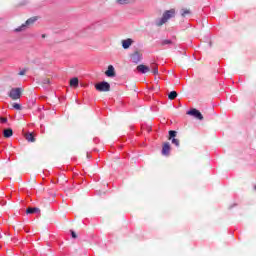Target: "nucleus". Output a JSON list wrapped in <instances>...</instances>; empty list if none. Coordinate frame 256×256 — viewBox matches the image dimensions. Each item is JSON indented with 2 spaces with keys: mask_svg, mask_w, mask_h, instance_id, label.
I'll list each match as a JSON object with an SVG mask.
<instances>
[{
  "mask_svg": "<svg viewBox=\"0 0 256 256\" xmlns=\"http://www.w3.org/2000/svg\"><path fill=\"white\" fill-rule=\"evenodd\" d=\"M170 151H171V144H169V142L164 143L162 147V155H169Z\"/></svg>",
  "mask_w": 256,
  "mask_h": 256,
  "instance_id": "obj_9",
  "label": "nucleus"
},
{
  "mask_svg": "<svg viewBox=\"0 0 256 256\" xmlns=\"http://www.w3.org/2000/svg\"><path fill=\"white\" fill-rule=\"evenodd\" d=\"M133 45V40L131 38H128L126 40H122V47L123 49H129Z\"/></svg>",
  "mask_w": 256,
  "mask_h": 256,
  "instance_id": "obj_10",
  "label": "nucleus"
},
{
  "mask_svg": "<svg viewBox=\"0 0 256 256\" xmlns=\"http://www.w3.org/2000/svg\"><path fill=\"white\" fill-rule=\"evenodd\" d=\"M95 89L96 91H99L100 93H107L109 91H111V84H109L108 82H100L95 84Z\"/></svg>",
  "mask_w": 256,
  "mask_h": 256,
  "instance_id": "obj_4",
  "label": "nucleus"
},
{
  "mask_svg": "<svg viewBox=\"0 0 256 256\" xmlns=\"http://www.w3.org/2000/svg\"><path fill=\"white\" fill-rule=\"evenodd\" d=\"M3 135L6 139H9V137H13V129L11 128L5 129L3 132Z\"/></svg>",
  "mask_w": 256,
  "mask_h": 256,
  "instance_id": "obj_15",
  "label": "nucleus"
},
{
  "mask_svg": "<svg viewBox=\"0 0 256 256\" xmlns=\"http://www.w3.org/2000/svg\"><path fill=\"white\" fill-rule=\"evenodd\" d=\"M181 17H187V15H191V9L189 8H182L180 10Z\"/></svg>",
  "mask_w": 256,
  "mask_h": 256,
  "instance_id": "obj_13",
  "label": "nucleus"
},
{
  "mask_svg": "<svg viewBox=\"0 0 256 256\" xmlns=\"http://www.w3.org/2000/svg\"><path fill=\"white\" fill-rule=\"evenodd\" d=\"M175 13H176L175 8L166 10L163 13L162 18L156 20V26L163 27V25H165V23H167V21H169V19H173V17H175Z\"/></svg>",
  "mask_w": 256,
  "mask_h": 256,
  "instance_id": "obj_1",
  "label": "nucleus"
},
{
  "mask_svg": "<svg viewBox=\"0 0 256 256\" xmlns=\"http://www.w3.org/2000/svg\"><path fill=\"white\" fill-rule=\"evenodd\" d=\"M116 3H118V5H127L129 0H116Z\"/></svg>",
  "mask_w": 256,
  "mask_h": 256,
  "instance_id": "obj_22",
  "label": "nucleus"
},
{
  "mask_svg": "<svg viewBox=\"0 0 256 256\" xmlns=\"http://www.w3.org/2000/svg\"><path fill=\"white\" fill-rule=\"evenodd\" d=\"M26 213H27V215L33 214V213H41V210L37 207L28 208V209H26Z\"/></svg>",
  "mask_w": 256,
  "mask_h": 256,
  "instance_id": "obj_16",
  "label": "nucleus"
},
{
  "mask_svg": "<svg viewBox=\"0 0 256 256\" xmlns=\"http://www.w3.org/2000/svg\"><path fill=\"white\" fill-rule=\"evenodd\" d=\"M22 5H27V2H24Z\"/></svg>",
  "mask_w": 256,
  "mask_h": 256,
  "instance_id": "obj_27",
  "label": "nucleus"
},
{
  "mask_svg": "<svg viewBox=\"0 0 256 256\" xmlns=\"http://www.w3.org/2000/svg\"><path fill=\"white\" fill-rule=\"evenodd\" d=\"M177 92L176 91H171L169 94H168V99H170V101H173L174 99H177Z\"/></svg>",
  "mask_w": 256,
  "mask_h": 256,
  "instance_id": "obj_18",
  "label": "nucleus"
},
{
  "mask_svg": "<svg viewBox=\"0 0 256 256\" xmlns=\"http://www.w3.org/2000/svg\"><path fill=\"white\" fill-rule=\"evenodd\" d=\"M177 137V131L175 130H170L169 131V140L171 141L172 139H175Z\"/></svg>",
  "mask_w": 256,
  "mask_h": 256,
  "instance_id": "obj_19",
  "label": "nucleus"
},
{
  "mask_svg": "<svg viewBox=\"0 0 256 256\" xmlns=\"http://www.w3.org/2000/svg\"><path fill=\"white\" fill-rule=\"evenodd\" d=\"M25 73H27V70L24 69V70L20 71L18 73V75L23 76V75H25Z\"/></svg>",
  "mask_w": 256,
  "mask_h": 256,
  "instance_id": "obj_26",
  "label": "nucleus"
},
{
  "mask_svg": "<svg viewBox=\"0 0 256 256\" xmlns=\"http://www.w3.org/2000/svg\"><path fill=\"white\" fill-rule=\"evenodd\" d=\"M130 58L132 59L133 63H139L143 58V54L139 51H135L134 53L130 54Z\"/></svg>",
  "mask_w": 256,
  "mask_h": 256,
  "instance_id": "obj_6",
  "label": "nucleus"
},
{
  "mask_svg": "<svg viewBox=\"0 0 256 256\" xmlns=\"http://www.w3.org/2000/svg\"><path fill=\"white\" fill-rule=\"evenodd\" d=\"M0 123H7V118L0 117Z\"/></svg>",
  "mask_w": 256,
  "mask_h": 256,
  "instance_id": "obj_25",
  "label": "nucleus"
},
{
  "mask_svg": "<svg viewBox=\"0 0 256 256\" xmlns=\"http://www.w3.org/2000/svg\"><path fill=\"white\" fill-rule=\"evenodd\" d=\"M43 87H47L48 85H51V79L50 78H44L42 81Z\"/></svg>",
  "mask_w": 256,
  "mask_h": 256,
  "instance_id": "obj_20",
  "label": "nucleus"
},
{
  "mask_svg": "<svg viewBox=\"0 0 256 256\" xmlns=\"http://www.w3.org/2000/svg\"><path fill=\"white\" fill-rule=\"evenodd\" d=\"M24 137L28 143H35V134L33 132H27L24 134Z\"/></svg>",
  "mask_w": 256,
  "mask_h": 256,
  "instance_id": "obj_8",
  "label": "nucleus"
},
{
  "mask_svg": "<svg viewBox=\"0 0 256 256\" xmlns=\"http://www.w3.org/2000/svg\"><path fill=\"white\" fill-rule=\"evenodd\" d=\"M33 183H35V180H33Z\"/></svg>",
  "mask_w": 256,
  "mask_h": 256,
  "instance_id": "obj_29",
  "label": "nucleus"
},
{
  "mask_svg": "<svg viewBox=\"0 0 256 256\" xmlns=\"http://www.w3.org/2000/svg\"><path fill=\"white\" fill-rule=\"evenodd\" d=\"M105 75H107V77H115V67H113V65H109L108 71L105 72Z\"/></svg>",
  "mask_w": 256,
  "mask_h": 256,
  "instance_id": "obj_11",
  "label": "nucleus"
},
{
  "mask_svg": "<svg viewBox=\"0 0 256 256\" xmlns=\"http://www.w3.org/2000/svg\"><path fill=\"white\" fill-rule=\"evenodd\" d=\"M70 87L77 88L79 87V78L74 77L70 80Z\"/></svg>",
  "mask_w": 256,
  "mask_h": 256,
  "instance_id": "obj_14",
  "label": "nucleus"
},
{
  "mask_svg": "<svg viewBox=\"0 0 256 256\" xmlns=\"http://www.w3.org/2000/svg\"><path fill=\"white\" fill-rule=\"evenodd\" d=\"M171 141L173 145H175L176 147H179V139L173 138Z\"/></svg>",
  "mask_w": 256,
  "mask_h": 256,
  "instance_id": "obj_23",
  "label": "nucleus"
},
{
  "mask_svg": "<svg viewBox=\"0 0 256 256\" xmlns=\"http://www.w3.org/2000/svg\"><path fill=\"white\" fill-rule=\"evenodd\" d=\"M136 69L139 73H142V74L149 73L151 71V68L145 64L138 65Z\"/></svg>",
  "mask_w": 256,
  "mask_h": 256,
  "instance_id": "obj_7",
  "label": "nucleus"
},
{
  "mask_svg": "<svg viewBox=\"0 0 256 256\" xmlns=\"http://www.w3.org/2000/svg\"><path fill=\"white\" fill-rule=\"evenodd\" d=\"M71 235L73 239H77V233L75 231L71 230Z\"/></svg>",
  "mask_w": 256,
  "mask_h": 256,
  "instance_id": "obj_24",
  "label": "nucleus"
},
{
  "mask_svg": "<svg viewBox=\"0 0 256 256\" xmlns=\"http://www.w3.org/2000/svg\"><path fill=\"white\" fill-rule=\"evenodd\" d=\"M12 109H16V111H21V109H22L21 104L13 103L12 104Z\"/></svg>",
  "mask_w": 256,
  "mask_h": 256,
  "instance_id": "obj_21",
  "label": "nucleus"
},
{
  "mask_svg": "<svg viewBox=\"0 0 256 256\" xmlns=\"http://www.w3.org/2000/svg\"><path fill=\"white\" fill-rule=\"evenodd\" d=\"M39 19V17L34 16L29 18L28 20H26V22L24 24H22L21 26H19L18 28H16L14 31L15 33H21V31H25L27 29V27H29V25H33V23H35V21H37Z\"/></svg>",
  "mask_w": 256,
  "mask_h": 256,
  "instance_id": "obj_3",
  "label": "nucleus"
},
{
  "mask_svg": "<svg viewBox=\"0 0 256 256\" xmlns=\"http://www.w3.org/2000/svg\"><path fill=\"white\" fill-rule=\"evenodd\" d=\"M23 95V88H11V90L8 92V97L12 99V101H17L18 99H21V96Z\"/></svg>",
  "mask_w": 256,
  "mask_h": 256,
  "instance_id": "obj_2",
  "label": "nucleus"
},
{
  "mask_svg": "<svg viewBox=\"0 0 256 256\" xmlns=\"http://www.w3.org/2000/svg\"><path fill=\"white\" fill-rule=\"evenodd\" d=\"M149 68L154 75H159V67L156 63H152Z\"/></svg>",
  "mask_w": 256,
  "mask_h": 256,
  "instance_id": "obj_12",
  "label": "nucleus"
},
{
  "mask_svg": "<svg viewBox=\"0 0 256 256\" xmlns=\"http://www.w3.org/2000/svg\"><path fill=\"white\" fill-rule=\"evenodd\" d=\"M187 115H191L192 117L199 119V121H203V114H201L200 111L195 108L188 111Z\"/></svg>",
  "mask_w": 256,
  "mask_h": 256,
  "instance_id": "obj_5",
  "label": "nucleus"
},
{
  "mask_svg": "<svg viewBox=\"0 0 256 256\" xmlns=\"http://www.w3.org/2000/svg\"><path fill=\"white\" fill-rule=\"evenodd\" d=\"M160 47H165V45H173V41L169 39H163L160 41Z\"/></svg>",
  "mask_w": 256,
  "mask_h": 256,
  "instance_id": "obj_17",
  "label": "nucleus"
},
{
  "mask_svg": "<svg viewBox=\"0 0 256 256\" xmlns=\"http://www.w3.org/2000/svg\"><path fill=\"white\" fill-rule=\"evenodd\" d=\"M254 189L256 190V185H255Z\"/></svg>",
  "mask_w": 256,
  "mask_h": 256,
  "instance_id": "obj_28",
  "label": "nucleus"
}]
</instances>
